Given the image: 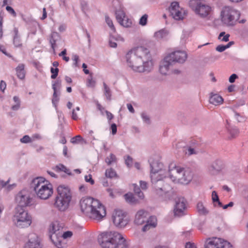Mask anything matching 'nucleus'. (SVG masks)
Here are the masks:
<instances>
[{"mask_svg": "<svg viewBox=\"0 0 248 248\" xmlns=\"http://www.w3.org/2000/svg\"><path fill=\"white\" fill-rule=\"evenodd\" d=\"M125 58L127 66L135 72H150L153 69L150 51L144 46H138L129 51Z\"/></svg>", "mask_w": 248, "mask_h": 248, "instance_id": "1", "label": "nucleus"}, {"mask_svg": "<svg viewBox=\"0 0 248 248\" xmlns=\"http://www.w3.org/2000/svg\"><path fill=\"white\" fill-rule=\"evenodd\" d=\"M80 205L82 212L93 220L100 221L106 215L105 206L99 201L93 198L82 199Z\"/></svg>", "mask_w": 248, "mask_h": 248, "instance_id": "2", "label": "nucleus"}, {"mask_svg": "<svg viewBox=\"0 0 248 248\" xmlns=\"http://www.w3.org/2000/svg\"><path fill=\"white\" fill-rule=\"evenodd\" d=\"M159 158L158 155H154L151 156L148 160L151 168L150 177L151 182L154 184L156 190L165 191L166 188L165 186H162L164 183L162 180L167 176L168 172L161 169L162 164L159 162Z\"/></svg>", "mask_w": 248, "mask_h": 248, "instance_id": "3", "label": "nucleus"}, {"mask_svg": "<svg viewBox=\"0 0 248 248\" xmlns=\"http://www.w3.org/2000/svg\"><path fill=\"white\" fill-rule=\"evenodd\" d=\"M102 248H128V245L123 235L117 232H105L98 236Z\"/></svg>", "mask_w": 248, "mask_h": 248, "instance_id": "4", "label": "nucleus"}, {"mask_svg": "<svg viewBox=\"0 0 248 248\" xmlns=\"http://www.w3.org/2000/svg\"><path fill=\"white\" fill-rule=\"evenodd\" d=\"M168 174L170 179L174 182L184 184L189 183L192 179V173L189 168L176 166L174 163L169 166Z\"/></svg>", "mask_w": 248, "mask_h": 248, "instance_id": "5", "label": "nucleus"}, {"mask_svg": "<svg viewBox=\"0 0 248 248\" xmlns=\"http://www.w3.org/2000/svg\"><path fill=\"white\" fill-rule=\"evenodd\" d=\"M37 197L41 199L46 200L53 194L52 186L47 183L43 177H37L32 180L31 184Z\"/></svg>", "mask_w": 248, "mask_h": 248, "instance_id": "6", "label": "nucleus"}, {"mask_svg": "<svg viewBox=\"0 0 248 248\" xmlns=\"http://www.w3.org/2000/svg\"><path fill=\"white\" fill-rule=\"evenodd\" d=\"M57 193L54 205L58 210L65 211L68 209L72 199L71 190L68 186L61 185L57 188Z\"/></svg>", "mask_w": 248, "mask_h": 248, "instance_id": "7", "label": "nucleus"}, {"mask_svg": "<svg viewBox=\"0 0 248 248\" xmlns=\"http://www.w3.org/2000/svg\"><path fill=\"white\" fill-rule=\"evenodd\" d=\"M13 221L18 228H26L31 225L32 222L31 217L27 211L22 208L17 207L13 217Z\"/></svg>", "mask_w": 248, "mask_h": 248, "instance_id": "8", "label": "nucleus"}, {"mask_svg": "<svg viewBox=\"0 0 248 248\" xmlns=\"http://www.w3.org/2000/svg\"><path fill=\"white\" fill-rule=\"evenodd\" d=\"M240 15L239 11L228 6L224 7L221 13L222 22L228 26L233 25L239 18Z\"/></svg>", "mask_w": 248, "mask_h": 248, "instance_id": "9", "label": "nucleus"}, {"mask_svg": "<svg viewBox=\"0 0 248 248\" xmlns=\"http://www.w3.org/2000/svg\"><path fill=\"white\" fill-rule=\"evenodd\" d=\"M16 201L18 207L30 206L33 204V199L29 191L23 189L19 192L16 197Z\"/></svg>", "mask_w": 248, "mask_h": 248, "instance_id": "10", "label": "nucleus"}, {"mask_svg": "<svg viewBox=\"0 0 248 248\" xmlns=\"http://www.w3.org/2000/svg\"><path fill=\"white\" fill-rule=\"evenodd\" d=\"M205 248H233L228 241L218 237H213L207 240Z\"/></svg>", "mask_w": 248, "mask_h": 248, "instance_id": "11", "label": "nucleus"}, {"mask_svg": "<svg viewBox=\"0 0 248 248\" xmlns=\"http://www.w3.org/2000/svg\"><path fill=\"white\" fill-rule=\"evenodd\" d=\"M114 224L118 228H124L128 223L125 213L121 210H115L112 216Z\"/></svg>", "mask_w": 248, "mask_h": 248, "instance_id": "12", "label": "nucleus"}, {"mask_svg": "<svg viewBox=\"0 0 248 248\" xmlns=\"http://www.w3.org/2000/svg\"><path fill=\"white\" fill-rule=\"evenodd\" d=\"M169 11L171 16L175 20H182L186 15L185 10L181 8L177 2H173L169 8Z\"/></svg>", "mask_w": 248, "mask_h": 248, "instance_id": "13", "label": "nucleus"}, {"mask_svg": "<svg viewBox=\"0 0 248 248\" xmlns=\"http://www.w3.org/2000/svg\"><path fill=\"white\" fill-rule=\"evenodd\" d=\"M173 64L167 55L160 62L159 72L164 75L170 74Z\"/></svg>", "mask_w": 248, "mask_h": 248, "instance_id": "14", "label": "nucleus"}, {"mask_svg": "<svg viewBox=\"0 0 248 248\" xmlns=\"http://www.w3.org/2000/svg\"><path fill=\"white\" fill-rule=\"evenodd\" d=\"M211 9V7L209 5L200 1H197L196 2V7L194 11L201 17H205L209 14Z\"/></svg>", "mask_w": 248, "mask_h": 248, "instance_id": "15", "label": "nucleus"}, {"mask_svg": "<svg viewBox=\"0 0 248 248\" xmlns=\"http://www.w3.org/2000/svg\"><path fill=\"white\" fill-rule=\"evenodd\" d=\"M168 55L173 63L176 62L183 63L187 58V54L184 51H173Z\"/></svg>", "mask_w": 248, "mask_h": 248, "instance_id": "16", "label": "nucleus"}, {"mask_svg": "<svg viewBox=\"0 0 248 248\" xmlns=\"http://www.w3.org/2000/svg\"><path fill=\"white\" fill-rule=\"evenodd\" d=\"M225 167L223 162L220 159H217L208 167V171L211 175L218 173Z\"/></svg>", "mask_w": 248, "mask_h": 248, "instance_id": "17", "label": "nucleus"}, {"mask_svg": "<svg viewBox=\"0 0 248 248\" xmlns=\"http://www.w3.org/2000/svg\"><path fill=\"white\" fill-rule=\"evenodd\" d=\"M24 248H43L41 239L36 234H31Z\"/></svg>", "mask_w": 248, "mask_h": 248, "instance_id": "18", "label": "nucleus"}, {"mask_svg": "<svg viewBox=\"0 0 248 248\" xmlns=\"http://www.w3.org/2000/svg\"><path fill=\"white\" fill-rule=\"evenodd\" d=\"M186 209V201L184 198L179 199L176 202L174 209V214L175 216L180 217L184 215Z\"/></svg>", "mask_w": 248, "mask_h": 248, "instance_id": "19", "label": "nucleus"}, {"mask_svg": "<svg viewBox=\"0 0 248 248\" xmlns=\"http://www.w3.org/2000/svg\"><path fill=\"white\" fill-rule=\"evenodd\" d=\"M64 225L59 221H55L51 223L49 226V232L50 235H60V231L62 229Z\"/></svg>", "mask_w": 248, "mask_h": 248, "instance_id": "20", "label": "nucleus"}, {"mask_svg": "<svg viewBox=\"0 0 248 248\" xmlns=\"http://www.w3.org/2000/svg\"><path fill=\"white\" fill-rule=\"evenodd\" d=\"M148 213L143 210L139 211L136 216L135 223L137 225H142L147 222L148 219Z\"/></svg>", "mask_w": 248, "mask_h": 248, "instance_id": "21", "label": "nucleus"}, {"mask_svg": "<svg viewBox=\"0 0 248 248\" xmlns=\"http://www.w3.org/2000/svg\"><path fill=\"white\" fill-rule=\"evenodd\" d=\"M61 87V81L60 80H56L52 84V89L54 91L52 102L53 104L56 107V105L59 100V95L57 94V89L60 90Z\"/></svg>", "mask_w": 248, "mask_h": 248, "instance_id": "22", "label": "nucleus"}, {"mask_svg": "<svg viewBox=\"0 0 248 248\" xmlns=\"http://www.w3.org/2000/svg\"><path fill=\"white\" fill-rule=\"evenodd\" d=\"M61 40V37L59 34L56 32H53L51 33L49 38V43L51 44V48L53 51H55V48L57 45V43L59 42Z\"/></svg>", "mask_w": 248, "mask_h": 248, "instance_id": "23", "label": "nucleus"}, {"mask_svg": "<svg viewBox=\"0 0 248 248\" xmlns=\"http://www.w3.org/2000/svg\"><path fill=\"white\" fill-rule=\"evenodd\" d=\"M223 101L224 100L222 96L219 94L217 93L214 94L213 93H211L209 99V102L211 104L217 106L222 104Z\"/></svg>", "mask_w": 248, "mask_h": 248, "instance_id": "24", "label": "nucleus"}, {"mask_svg": "<svg viewBox=\"0 0 248 248\" xmlns=\"http://www.w3.org/2000/svg\"><path fill=\"white\" fill-rule=\"evenodd\" d=\"M156 225V218L154 217H151L149 219H147L146 224L142 228V231L145 232L150 228H154Z\"/></svg>", "mask_w": 248, "mask_h": 248, "instance_id": "25", "label": "nucleus"}, {"mask_svg": "<svg viewBox=\"0 0 248 248\" xmlns=\"http://www.w3.org/2000/svg\"><path fill=\"white\" fill-rule=\"evenodd\" d=\"M50 238L53 243L58 248H63L64 244L62 242V238L59 237L57 234H55L54 235H50Z\"/></svg>", "mask_w": 248, "mask_h": 248, "instance_id": "26", "label": "nucleus"}, {"mask_svg": "<svg viewBox=\"0 0 248 248\" xmlns=\"http://www.w3.org/2000/svg\"><path fill=\"white\" fill-rule=\"evenodd\" d=\"M24 68L25 65L23 63L19 64L16 68L17 77L20 79H23L25 78L26 72Z\"/></svg>", "mask_w": 248, "mask_h": 248, "instance_id": "27", "label": "nucleus"}, {"mask_svg": "<svg viewBox=\"0 0 248 248\" xmlns=\"http://www.w3.org/2000/svg\"><path fill=\"white\" fill-rule=\"evenodd\" d=\"M169 34L167 30L165 29L160 30L154 34V37L158 40L166 38Z\"/></svg>", "mask_w": 248, "mask_h": 248, "instance_id": "28", "label": "nucleus"}, {"mask_svg": "<svg viewBox=\"0 0 248 248\" xmlns=\"http://www.w3.org/2000/svg\"><path fill=\"white\" fill-rule=\"evenodd\" d=\"M197 210L198 212L202 215H206L209 213V211L202 202H198L197 204Z\"/></svg>", "mask_w": 248, "mask_h": 248, "instance_id": "29", "label": "nucleus"}, {"mask_svg": "<svg viewBox=\"0 0 248 248\" xmlns=\"http://www.w3.org/2000/svg\"><path fill=\"white\" fill-rule=\"evenodd\" d=\"M115 15L116 19L119 23L122 22L123 19L126 18L125 13L121 9L117 10L115 12Z\"/></svg>", "mask_w": 248, "mask_h": 248, "instance_id": "30", "label": "nucleus"}, {"mask_svg": "<svg viewBox=\"0 0 248 248\" xmlns=\"http://www.w3.org/2000/svg\"><path fill=\"white\" fill-rule=\"evenodd\" d=\"M54 170L58 172L63 171L68 175L71 174L70 170L62 164H59V165H57L55 167Z\"/></svg>", "mask_w": 248, "mask_h": 248, "instance_id": "31", "label": "nucleus"}, {"mask_svg": "<svg viewBox=\"0 0 248 248\" xmlns=\"http://www.w3.org/2000/svg\"><path fill=\"white\" fill-rule=\"evenodd\" d=\"M228 132L230 135V136L229 137L230 139L235 138L239 134L238 129L236 127L229 129Z\"/></svg>", "mask_w": 248, "mask_h": 248, "instance_id": "32", "label": "nucleus"}, {"mask_svg": "<svg viewBox=\"0 0 248 248\" xmlns=\"http://www.w3.org/2000/svg\"><path fill=\"white\" fill-rule=\"evenodd\" d=\"M119 23L124 27L129 28L132 26V21L131 19H129L126 16V18L123 19L122 21L120 22Z\"/></svg>", "mask_w": 248, "mask_h": 248, "instance_id": "33", "label": "nucleus"}, {"mask_svg": "<svg viewBox=\"0 0 248 248\" xmlns=\"http://www.w3.org/2000/svg\"><path fill=\"white\" fill-rule=\"evenodd\" d=\"M117 159L115 155L112 154H110L105 159V161L108 165H110L113 163L116 162Z\"/></svg>", "mask_w": 248, "mask_h": 248, "instance_id": "34", "label": "nucleus"}, {"mask_svg": "<svg viewBox=\"0 0 248 248\" xmlns=\"http://www.w3.org/2000/svg\"><path fill=\"white\" fill-rule=\"evenodd\" d=\"M103 86L104 89V94L106 97L107 99L108 100L110 101L111 100V91L109 88L107 86V85L105 82L103 83Z\"/></svg>", "mask_w": 248, "mask_h": 248, "instance_id": "35", "label": "nucleus"}, {"mask_svg": "<svg viewBox=\"0 0 248 248\" xmlns=\"http://www.w3.org/2000/svg\"><path fill=\"white\" fill-rule=\"evenodd\" d=\"M105 20L107 24H108V26L109 27L110 29L113 32H116V29L114 27V25L113 23V22L112 20L109 18V17L108 16H105Z\"/></svg>", "mask_w": 248, "mask_h": 248, "instance_id": "36", "label": "nucleus"}, {"mask_svg": "<svg viewBox=\"0 0 248 248\" xmlns=\"http://www.w3.org/2000/svg\"><path fill=\"white\" fill-rule=\"evenodd\" d=\"M105 174L107 177L109 178H114L117 175L116 171L112 168L106 170Z\"/></svg>", "mask_w": 248, "mask_h": 248, "instance_id": "37", "label": "nucleus"}, {"mask_svg": "<svg viewBox=\"0 0 248 248\" xmlns=\"http://www.w3.org/2000/svg\"><path fill=\"white\" fill-rule=\"evenodd\" d=\"M133 188L135 194H136L140 199H143L144 194L136 184H133Z\"/></svg>", "mask_w": 248, "mask_h": 248, "instance_id": "38", "label": "nucleus"}, {"mask_svg": "<svg viewBox=\"0 0 248 248\" xmlns=\"http://www.w3.org/2000/svg\"><path fill=\"white\" fill-rule=\"evenodd\" d=\"M13 100H14V102L16 103V104L15 105L12 106V109L13 110H17L20 108V100L19 99V97L16 96H15L13 97Z\"/></svg>", "mask_w": 248, "mask_h": 248, "instance_id": "39", "label": "nucleus"}, {"mask_svg": "<svg viewBox=\"0 0 248 248\" xmlns=\"http://www.w3.org/2000/svg\"><path fill=\"white\" fill-rule=\"evenodd\" d=\"M124 196L127 202L131 203L135 202V199L132 193H127L125 194Z\"/></svg>", "mask_w": 248, "mask_h": 248, "instance_id": "40", "label": "nucleus"}, {"mask_svg": "<svg viewBox=\"0 0 248 248\" xmlns=\"http://www.w3.org/2000/svg\"><path fill=\"white\" fill-rule=\"evenodd\" d=\"M148 17V16L147 14L143 15L140 19L139 24L141 26H145L147 24Z\"/></svg>", "mask_w": 248, "mask_h": 248, "instance_id": "41", "label": "nucleus"}, {"mask_svg": "<svg viewBox=\"0 0 248 248\" xmlns=\"http://www.w3.org/2000/svg\"><path fill=\"white\" fill-rule=\"evenodd\" d=\"M13 44L15 47H18L22 46V44L21 43V40L20 38V36L14 37Z\"/></svg>", "mask_w": 248, "mask_h": 248, "instance_id": "42", "label": "nucleus"}, {"mask_svg": "<svg viewBox=\"0 0 248 248\" xmlns=\"http://www.w3.org/2000/svg\"><path fill=\"white\" fill-rule=\"evenodd\" d=\"M59 69L58 68H53V67H51V69H50V72L51 73H52V75L51 76V78L52 79H55L58 75V73H59Z\"/></svg>", "mask_w": 248, "mask_h": 248, "instance_id": "43", "label": "nucleus"}, {"mask_svg": "<svg viewBox=\"0 0 248 248\" xmlns=\"http://www.w3.org/2000/svg\"><path fill=\"white\" fill-rule=\"evenodd\" d=\"M198 151L195 148H192L191 147H188L187 151H186V154H187L188 155H192L197 154Z\"/></svg>", "mask_w": 248, "mask_h": 248, "instance_id": "44", "label": "nucleus"}, {"mask_svg": "<svg viewBox=\"0 0 248 248\" xmlns=\"http://www.w3.org/2000/svg\"><path fill=\"white\" fill-rule=\"evenodd\" d=\"M95 85V81L93 80V77L91 75L87 79V86L90 87H94Z\"/></svg>", "mask_w": 248, "mask_h": 248, "instance_id": "45", "label": "nucleus"}, {"mask_svg": "<svg viewBox=\"0 0 248 248\" xmlns=\"http://www.w3.org/2000/svg\"><path fill=\"white\" fill-rule=\"evenodd\" d=\"M20 141L24 143L32 142L31 137L28 135H25L23 136V137L20 139Z\"/></svg>", "mask_w": 248, "mask_h": 248, "instance_id": "46", "label": "nucleus"}, {"mask_svg": "<svg viewBox=\"0 0 248 248\" xmlns=\"http://www.w3.org/2000/svg\"><path fill=\"white\" fill-rule=\"evenodd\" d=\"M80 141H84V140L80 135L76 136L71 139V142L73 143H76L77 142Z\"/></svg>", "mask_w": 248, "mask_h": 248, "instance_id": "47", "label": "nucleus"}, {"mask_svg": "<svg viewBox=\"0 0 248 248\" xmlns=\"http://www.w3.org/2000/svg\"><path fill=\"white\" fill-rule=\"evenodd\" d=\"M114 39V37L111 35L109 40V45L110 47L115 48L116 47L117 45Z\"/></svg>", "mask_w": 248, "mask_h": 248, "instance_id": "48", "label": "nucleus"}, {"mask_svg": "<svg viewBox=\"0 0 248 248\" xmlns=\"http://www.w3.org/2000/svg\"><path fill=\"white\" fill-rule=\"evenodd\" d=\"M212 199L213 202L214 203V205L216 206L215 203L216 201H218L219 198L217 192L215 191H213L212 193Z\"/></svg>", "mask_w": 248, "mask_h": 248, "instance_id": "49", "label": "nucleus"}, {"mask_svg": "<svg viewBox=\"0 0 248 248\" xmlns=\"http://www.w3.org/2000/svg\"><path fill=\"white\" fill-rule=\"evenodd\" d=\"M73 232L71 231H67L63 233L62 235L63 239H67L72 237Z\"/></svg>", "mask_w": 248, "mask_h": 248, "instance_id": "50", "label": "nucleus"}, {"mask_svg": "<svg viewBox=\"0 0 248 248\" xmlns=\"http://www.w3.org/2000/svg\"><path fill=\"white\" fill-rule=\"evenodd\" d=\"M6 10L9 12L14 17H16V14L15 11L14 9L11 6H7L6 7Z\"/></svg>", "mask_w": 248, "mask_h": 248, "instance_id": "51", "label": "nucleus"}, {"mask_svg": "<svg viewBox=\"0 0 248 248\" xmlns=\"http://www.w3.org/2000/svg\"><path fill=\"white\" fill-rule=\"evenodd\" d=\"M85 180L86 182L90 183L91 185H93L94 183V181L92 179V175L90 174L85 176Z\"/></svg>", "mask_w": 248, "mask_h": 248, "instance_id": "52", "label": "nucleus"}, {"mask_svg": "<svg viewBox=\"0 0 248 248\" xmlns=\"http://www.w3.org/2000/svg\"><path fill=\"white\" fill-rule=\"evenodd\" d=\"M141 117L144 122L147 124L150 123V118L145 113H142Z\"/></svg>", "mask_w": 248, "mask_h": 248, "instance_id": "53", "label": "nucleus"}, {"mask_svg": "<svg viewBox=\"0 0 248 248\" xmlns=\"http://www.w3.org/2000/svg\"><path fill=\"white\" fill-rule=\"evenodd\" d=\"M235 116L238 122H242L245 121V118L240 116L238 113H235Z\"/></svg>", "mask_w": 248, "mask_h": 248, "instance_id": "54", "label": "nucleus"}, {"mask_svg": "<svg viewBox=\"0 0 248 248\" xmlns=\"http://www.w3.org/2000/svg\"><path fill=\"white\" fill-rule=\"evenodd\" d=\"M81 8L84 12L88 10V4L86 1H82L80 3Z\"/></svg>", "mask_w": 248, "mask_h": 248, "instance_id": "55", "label": "nucleus"}, {"mask_svg": "<svg viewBox=\"0 0 248 248\" xmlns=\"http://www.w3.org/2000/svg\"><path fill=\"white\" fill-rule=\"evenodd\" d=\"M238 78L237 75L235 74H232L229 78V81L230 83H232L235 81V80Z\"/></svg>", "mask_w": 248, "mask_h": 248, "instance_id": "56", "label": "nucleus"}, {"mask_svg": "<svg viewBox=\"0 0 248 248\" xmlns=\"http://www.w3.org/2000/svg\"><path fill=\"white\" fill-rule=\"evenodd\" d=\"M10 179H8L7 181L3 180H0V189L6 186L9 183Z\"/></svg>", "mask_w": 248, "mask_h": 248, "instance_id": "57", "label": "nucleus"}, {"mask_svg": "<svg viewBox=\"0 0 248 248\" xmlns=\"http://www.w3.org/2000/svg\"><path fill=\"white\" fill-rule=\"evenodd\" d=\"M125 162L126 165L128 167H130L132 164V158L130 156H127L125 159Z\"/></svg>", "mask_w": 248, "mask_h": 248, "instance_id": "58", "label": "nucleus"}, {"mask_svg": "<svg viewBox=\"0 0 248 248\" xmlns=\"http://www.w3.org/2000/svg\"><path fill=\"white\" fill-rule=\"evenodd\" d=\"M31 138L32 142H33L36 140H41L42 139V137L40 134L36 133L32 135Z\"/></svg>", "mask_w": 248, "mask_h": 248, "instance_id": "59", "label": "nucleus"}, {"mask_svg": "<svg viewBox=\"0 0 248 248\" xmlns=\"http://www.w3.org/2000/svg\"><path fill=\"white\" fill-rule=\"evenodd\" d=\"M216 50L221 52L224 51L225 49H226V47L225 45H219L217 46V47L216 48Z\"/></svg>", "mask_w": 248, "mask_h": 248, "instance_id": "60", "label": "nucleus"}, {"mask_svg": "<svg viewBox=\"0 0 248 248\" xmlns=\"http://www.w3.org/2000/svg\"><path fill=\"white\" fill-rule=\"evenodd\" d=\"M110 128L111 129L112 134L113 135L116 134L117 133V130L116 124H112L111 125Z\"/></svg>", "mask_w": 248, "mask_h": 248, "instance_id": "61", "label": "nucleus"}, {"mask_svg": "<svg viewBox=\"0 0 248 248\" xmlns=\"http://www.w3.org/2000/svg\"><path fill=\"white\" fill-rule=\"evenodd\" d=\"M6 84L5 82L3 80H1L0 82V90L2 92H4V90L6 89Z\"/></svg>", "mask_w": 248, "mask_h": 248, "instance_id": "62", "label": "nucleus"}, {"mask_svg": "<svg viewBox=\"0 0 248 248\" xmlns=\"http://www.w3.org/2000/svg\"><path fill=\"white\" fill-rule=\"evenodd\" d=\"M185 248H197L194 243L187 242L185 245Z\"/></svg>", "mask_w": 248, "mask_h": 248, "instance_id": "63", "label": "nucleus"}, {"mask_svg": "<svg viewBox=\"0 0 248 248\" xmlns=\"http://www.w3.org/2000/svg\"><path fill=\"white\" fill-rule=\"evenodd\" d=\"M140 186L142 189H146L147 188V184L145 181H140Z\"/></svg>", "mask_w": 248, "mask_h": 248, "instance_id": "64", "label": "nucleus"}]
</instances>
